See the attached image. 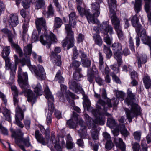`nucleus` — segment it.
<instances>
[{
    "mask_svg": "<svg viewBox=\"0 0 151 151\" xmlns=\"http://www.w3.org/2000/svg\"><path fill=\"white\" fill-rule=\"evenodd\" d=\"M119 102V100L116 98L112 99L111 100L107 98L106 103L102 99H99L96 104V109H92V114L96 117L94 120V122L101 125L104 124L105 121L104 117L103 115L100 113L101 109V106L102 107L104 111L103 114L107 116H109L110 114L106 112L108 108L111 107L112 106H116Z\"/></svg>",
    "mask_w": 151,
    "mask_h": 151,
    "instance_id": "f257e3e1",
    "label": "nucleus"
},
{
    "mask_svg": "<svg viewBox=\"0 0 151 151\" xmlns=\"http://www.w3.org/2000/svg\"><path fill=\"white\" fill-rule=\"evenodd\" d=\"M127 96L125 99V102L128 105H131V108L130 109L126 108L124 110L127 119L130 123L132 122V119L140 114V107L137 104L133 102L135 94L132 93L130 88L127 89Z\"/></svg>",
    "mask_w": 151,
    "mask_h": 151,
    "instance_id": "f03ea898",
    "label": "nucleus"
},
{
    "mask_svg": "<svg viewBox=\"0 0 151 151\" xmlns=\"http://www.w3.org/2000/svg\"><path fill=\"white\" fill-rule=\"evenodd\" d=\"M69 24L65 25V29L67 33V36L66 39L63 40L62 43L63 47L67 46L68 49L72 47L74 45V39L73 33L71 30V26L73 27L76 24V19L77 16L76 13L72 12L69 14Z\"/></svg>",
    "mask_w": 151,
    "mask_h": 151,
    "instance_id": "7ed1b4c3",
    "label": "nucleus"
},
{
    "mask_svg": "<svg viewBox=\"0 0 151 151\" xmlns=\"http://www.w3.org/2000/svg\"><path fill=\"white\" fill-rule=\"evenodd\" d=\"M75 121H76L77 124L80 126V130H78L80 137L82 139L85 138L87 136V133L85 122L82 119L78 118V115L76 113L73 112L72 117L71 119L67 122V124L70 128H76L77 125Z\"/></svg>",
    "mask_w": 151,
    "mask_h": 151,
    "instance_id": "20e7f679",
    "label": "nucleus"
},
{
    "mask_svg": "<svg viewBox=\"0 0 151 151\" xmlns=\"http://www.w3.org/2000/svg\"><path fill=\"white\" fill-rule=\"evenodd\" d=\"M85 120L86 121L87 126L89 129H92L91 131V136L94 141V144L93 145L92 142L89 141V145L92 147L94 151H98L99 145H100L99 141V132L96 130V126L93 121H92L91 118L87 114L84 115Z\"/></svg>",
    "mask_w": 151,
    "mask_h": 151,
    "instance_id": "39448f33",
    "label": "nucleus"
},
{
    "mask_svg": "<svg viewBox=\"0 0 151 151\" xmlns=\"http://www.w3.org/2000/svg\"><path fill=\"white\" fill-rule=\"evenodd\" d=\"M18 81L23 92L27 96L29 101L32 102V104L36 101L35 95L30 89H27L30 87L28 83V76H18Z\"/></svg>",
    "mask_w": 151,
    "mask_h": 151,
    "instance_id": "423d86ee",
    "label": "nucleus"
},
{
    "mask_svg": "<svg viewBox=\"0 0 151 151\" xmlns=\"http://www.w3.org/2000/svg\"><path fill=\"white\" fill-rule=\"evenodd\" d=\"M40 40L43 45H47V47L50 48L52 42H57V40L54 35L50 32H45L44 35H41Z\"/></svg>",
    "mask_w": 151,
    "mask_h": 151,
    "instance_id": "0eeeda50",
    "label": "nucleus"
},
{
    "mask_svg": "<svg viewBox=\"0 0 151 151\" xmlns=\"http://www.w3.org/2000/svg\"><path fill=\"white\" fill-rule=\"evenodd\" d=\"M60 86L61 91L58 92L57 93V95L60 101L64 102L65 101L64 94L66 98L70 96L73 99H76L77 96L75 94L71 92L69 90H67V87L66 86L61 84Z\"/></svg>",
    "mask_w": 151,
    "mask_h": 151,
    "instance_id": "6e6552de",
    "label": "nucleus"
},
{
    "mask_svg": "<svg viewBox=\"0 0 151 151\" xmlns=\"http://www.w3.org/2000/svg\"><path fill=\"white\" fill-rule=\"evenodd\" d=\"M77 9L81 16H83L84 15H86L89 23L95 24L97 25V27H98L100 24L99 21L97 19H95L94 17L90 13L89 10H86L81 7L79 5L78 6Z\"/></svg>",
    "mask_w": 151,
    "mask_h": 151,
    "instance_id": "1a4fd4ad",
    "label": "nucleus"
},
{
    "mask_svg": "<svg viewBox=\"0 0 151 151\" xmlns=\"http://www.w3.org/2000/svg\"><path fill=\"white\" fill-rule=\"evenodd\" d=\"M112 24L117 33L119 38H122L123 33L121 27L120 25V21L117 17L115 14H113L111 17Z\"/></svg>",
    "mask_w": 151,
    "mask_h": 151,
    "instance_id": "9d476101",
    "label": "nucleus"
},
{
    "mask_svg": "<svg viewBox=\"0 0 151 151\" xmlns=\"http://www.w3.org/2000/svg\"><path fill=\"white\" fill-rule=\"evenodd\" d=\"M45 97L47 100L48 112H52L54 109L53 102L54 98L48 86H47L44 90Z\"/></svg>",
    "mask_w": 151,
    "mask_h": 151,
    "instance_id": "9b49d317",
    "label": "nucleus"
},
{
    "mask_svg": "<svg viewBox=\"0 0 151 151\" xmlns=\"http://www.w3.org/2000/svg\"><path fill=\"white\" fill-rule=\"evenodd\" d=\"M112 50L114 51V57L116 59L119 66L122 63L121 59V51L122 50V47L121 45L119 43H114L112 46Z\"/></svg>",
    "mask_w": 151,
    "mask_h": 151,
    "instance_id": "f8f14e48",
    "label": "nucleus"
},
{
    "mask_svg": "<svg viewBox=\"0 0 151 151\" xmlns=\"http://www.w3.org/2000/svg\"><path fill=\"white\" fill-rule=\"evenodd\" d=\"M25 110V109H24L22 110L19 106H18V108H16L15 110L16 113L15 116V124L21 128L24 127V125L22 123L21 121L24 118L23 112Z\"/></svg>",
    "mask_w": 151,
    "mask_h": 151,
    "instance_id": "ddd939ff",
    "label": "nucleus"
},
{
    "mask_svg": "<svg viewBox=\"0 0 151 151\" xmlns=\"http://www.w3.org/2000/svg\"><path fill=\"white\" fill-rule=\"evenodd\" d=\"M19 135L18 136V137H15V142L16 144L19 147V145H22L20 144L21 142H22L25 146L27 147L31 146L29 137L28 136L26 138H23V134L22 133L21 130L19 131Z\"/></svg>",
    "mask_w": 151,
    "mask_h": 151,
    "instance_id": "4468645a",
    "label": "nucleus"
},
{
    "mask_svg": "<svg viewBox=\"0 0 151 151\" xmlns=\"http://www.w3.org/2000/svg\"><path fill=\"white\" fill-rule=\"evenodd\" d=\"M104 29L105 32L107 35L108 33H109L110 35L113 33V30L112 27L109 24L108 22H104L102 24H100L98 27L96 28L95 26L93 28V30L96 32H98L99 29Z\"/></svg>",
    "mask_w": 151,
    "mask_h": 151,
    "instance_id": "2eb2a0df",
    "label": "nucleus"
},
{
    "mask_svg": "<svg viewBox=\"0 0 151 151\" xmlns=\"http://www.w3.org/2000/svg\"><path fill=\"white\" fill-rule=\"evenodd\" d=\"M69 88L77 93H83L84 91L81 86L73 80H70L69 83Z\"/></svg>",
    "mask_w": 151,
    "mask_h": 151,
    "instance_id": "dca6fc26",
    "label": "nucleus"
},
{
    "mask_svg": "<svg viewBox=\"0 0 151 151\" xmlns=\"http://www.w3.org/2000/svg\"><path fill=\"white\" fill-rule=\"evenodd\" d=\"M35 23L39 34L40 33L41 29H43L45 30L47 29L45 20L43 18H37L35 20Z\"/></svg>",
    "mask_w": 151,
    "mask_h": 151,
    "instance_id": "f3484780",
    "label": "nucleus"
},
{
    "mask_svg": "<svg viewBox=\"0 0 151 151\" xmlns=\"http://www.w3.org/2000/svg\"><path fill=\"white\" fill-rule=\"evenodd\" d=\"M132 25L135 28L137 35H139V31L141 29V25L139 22V19L136 15L132 17L131 20Z\"/></svg>",
    "mask_w": 151,
    "mask_h": 151,
    "instance_id": "a211bd4d",
    "label": "nucleus"
},
{
    "mask_svg": "<svg viewBox=\"0 0 151 151\" xmlns=\"http://www.w3.org/2000/svg\"><path fill=\"white\" fill-rule=\"evenodd\" d=\"M51 141L52 145H48V147L50 149L54 146L55 150L54 151H60L61 150V147L59 145V142L58 139H55V135L52 134L51 136Z\"/></svg>",
    "mask_w": 151,
    "mask_h": 151,
    "instance_id": "6ab92c4d",
    "label": "nucleus"
},
{
    "mask_svg": "<svg viewBox=\"0 0 151 151\" xmlns=\"http://www.w3.org/2000/svg\"><path fill=\"white\" fill-rule=\"evenodd\" d=\"M9 24L12 27H14L19 24L18 17L17 14H11L8 20Z\"/></svg>",
    "mask_w": 151,
    "mask_h": 151,
    "instance_id": "aec40b11",
    "label": "nucleus"
},
{
    "mask_svg": "<svg viewBox=\"0 0 151 151\" xmlns=\"http://www.w3.org/2000/svg\"><path fill=\"white\" fill-rule=\"evenodd\" d=\"M51 57V61L54 65L60 66L61 65V57L60 55L52 52Z\"/></svg>",
    "mask_w": 151,
    "mask_h": 151,
    "instance_id": "412c9836",
    "label": "nucleus"
},
{
    "mask_svg": "<svg viewBox=\"0 0 151 151\" xmlns=\"http://www.w3.org/2000/svg\"><path fill=\"white\" fill-rule=\"evenodd\" d=\"M137 58L139 68L141 67L142 64L145 63L147 61V57L146 54H141L137 56Z\"/></svg>",
    "mask_w": 151,
    "mask_h": 151,
    "instance_id": "4be33fe9",
    "label": "nucleus"
},
{
    "mask_svg": "<svg viewBox=\"0 0 151 151\" xmlns=\"http://www.w3.org/2000/svg\"><path fill=\"white\" fill-rule=\"evenodd\" d=\"M11 89L12 91V93L14 95V103L16 109L19 106L18 104L19 100L18 98V91L16 86H13L11 87Z\"/></svg>",
    "mask_w": 151,
    "mask_h": 151,
    "instance_id": "5701e85b",
    "label": "nucleus"
},
{
    "mask_svg": "<svg viewBox=\"0 0 151 151\" xmlns=\"http://www.w3.org/2000/svg\"><path fill=\"white\" fill-rule=\"evenodd\" d=\"M96 2L92 4V8L93 14L95 17H98L100 13L99 3Z\"/></svg>",
    "mask_w": 151,
    "mask_h": 151,
    "instance_id": "b1692460",
    "label": "nucleus"
},
{
    "mask_svg": "<svg viewBox=\"0 0 151 151\" xmlns=\"http://www.w3.org/2000/svg\"><path fill=\"white\" fill-rule=\"evenodd\" d=\"M114 142L117 147L120 148L122 151H125V146L122 138H115Z\"/></svg>",
    "mask_w": 151,
    "mask_h": 151,
    "instance_id": "393cba45",
    "label": "nucleus"
},
{
    "mask_svg": "<svg viewBox=\"0 0 151 151\" xmlns=\"http://www.w3.org/2000/svg\"><path fill=\"white\" fill-rule=\"evenodd\" d=\"M35 134V137L39 142L41 143L43 145H45L47 144L45 140V139L43 137L42 135L40 133L39 130H36Z\"/></svg>",
    "mask_w": 151,
    "mask_h": 151,
    "instance_id": "a878e982",
    "label": "nucleus"
},
{
    "mask_svg": "<svg viewBox=\"0 0 151 151\" xmlns=\"http://www.w3.org/2000/svg\"><path fill=\"white\" fill-rule=\"evenodd\" d=\"M118 129L121 134L124 137H127L129 135V132L127 130L124 124H119L118 126Z\"/></svg>",
    "mask_w": 151,
    "mask_h": 151,
    "instance_id": "bb28decb",
    "label": "nucleus"
},
{
    "mask_svg": "<svg viewBox=\"0 0 151 151\" xmlns=\"http://www.w3.org/2000/svg\"><path fill=\"white\" fill-rule=\"evenodd\" d=\"M31 86L34 89V91L38 95H42V87L39 83H38L36 85L32 84Z\"/></svg>",
    "mask_w": 151,
    "mask_h": 151,
    "instance_id": "cd10ccee",
    "label": "nucleus"
},
{
    "mask_svg": "<svg viewBox=\"0 0 151 151\" xmlns=\"http://www.w3.org/2000/svg\"><path fill=\"white\" fill-rule=\"evenodd\" d=\"M21 0H16V4L19 5L21 2ZM22 5L24 7L25 9H27L30 6V3L34 0H22Z\"/></svg>",
    "mask_w": 151,
    "mask_h": 151,
    "instance_id": "c85d7f7f",
    "label": "nucleus"
},
{
    "mask_svg": "<svg viewBox=\"0 0 151 151\" xmlns=\"http://www.w3.org/2000/svg\"><path fill=\"white\" fill-rule=\"evenodd\" d=\"M74 144L72 141V139L70 135L67 136L66 147L67 149H71L73 147Z\"/></svg>",
    "mask_w": 151,
    "mask_h": 151,
    "instance_id": "c756f323",
    "label": "nucleus"
},
{
    "mask_svg": "<svg viewBox=\"0 0 151 151\" xmlns=\"http://www.w3.org/2000/svg\"><path fill=\"white\" fill-rule=\"evenodd\" d=\"M93 38L95 41V44L99 46H101L102 44L103 41L100 36L96 34H94Z\"/></svg>",
    "mask_w": 151,
    "mask_h": 151,
    "instance_id": "7c9ffc66",
    "label": "nucleus"
},
{
    "mask_svg": "<svg viewBox=\"0 0 151 151\" xmlns=\"http://www.w3.org/2000/svg\"><path fill=\"white\" fill-rule=\"evenodd\" d=\"M2 113L4 116L5 117L6 120L9 122L11 121V112L8 109L4 107L3 108V110Z\"/></svg>",
    "mask_w": 151,
    "mask_h": 151,
    "instance_id": "2f4dec72",
    "label": "nucleus"
},
{
    "mask_svg": "<svg viewBox=\"0 0 151 151\" xmlns=\"http://www.w3.org/2000/svg\"><path fill=\"white\" fill-rule=\"evenodd\" d=\"M145 2V9L147 13L151 12V0H144Z\"/></svg>",
    "mask_w": 151,
    "mask_h": 151,
    "instance_id": "473e14b6",
    "label": "nucleus"
},
{
    "mask_svg": "<svg viewBox=\"0 0 151 151\" xmlns=\"http://www.w3.org/2000/svg\"><path fill=\"white\" fill-rule=\"evenodd\" d=\"M142 0H135L134 6L135 10L136 13H138L141 9Z\"/></svg>",
    "mask_w": 151,
    "mask_h": 151,
    "instance_id": "72a5a7b5",
    "label": "nucleus"
},
{
    "mask_svg": "<svg viewBox=\"0 0 151 151\" xmlns=\"http://www.w3.org/2000/svg\"><path fill=\"white\" fill-rule=\"evenodd\" d=\"M143 82L145 88L148 89L151 85V80L149 76H145L143 78Z\"/></svg>",
    "mask_w": 151,
    "mask_h": 151,
    "instance_id": "f704fd0d",
    "label": "nucleus"
},
{
    "mask_svg": "<svg viewBox=\"0 0 151 151\" xmlns=\"http://www.w3.org/2000/svg\"><path fill=\"white\" fill-rule=\"evenodd\" d=\"M35 4V9H38L44 6L45 3L43 0H36Z\"/></svg>",
    "mask_w": 151,
    "mask_h": 151,
    "instance_id": "c9c22d12",
    "label": "nucleus"
},
{
    "mask_svg": "<svg viewBox=\"0 0 151 151\" xmlns=\"http://www.w3.org/2000/svg\"><path fill=\"white\" fill-rule=\"evenodd\" d=\"M108 4L109 6L110 11L113 12L114 11V9L116 6V0H108Z\"/></svg>",
    "mask_w": 151,
    "mask_h": 151,
    "instance_id": "e433bc0d",
    "label": "nucleus"
},
{
    "mask_svg": "<svg viewBox=\"0 0 151 151\" xmlns=\"http://www.w3.org/2000/svg\"><path fill=\"white\" fill-rule=\"evenodd\" d=\"M54 27L55 28L60 27L63 24L62 19L59 17H55V19Z\"/></svg>",
    "mask_w": 151,
    "mask_h": 151,
    "instance_id": "4c0bfd02",
    "label": "nucleus"
},
{
    "mask_svg": "<svg viewBox=\"0 0 151 151\" xmlns=\"http://www.w3.org/2000/svg\"><path fill=\"white\" fill-rule=\"evenodd\" d=\"M103 51L106 54L107 58H109L112 55V52L109 47H107L105 45H104Z\"/></svg>",
    "mask_w": 151,
    "mask_h": 151,
    "instance_id": "58836bf2",
    "label": "nucleus"
},
{
    "mask_svg": "<svg viewBox=\"0 0 151 151\" xmlns=\"http://www.w3.org/2000/svg\"><path fill=\"white\" fill-rule=\"evenodd\" d=\"M107 124V126L110 128H114L116 126L115 120L112 118L108 119Z\"/></svg>",
    "mask_w": 151,
    "mask_h": 151,
    "instance_id": "ea45409f",
    "label": "nucleus"
},
{
    "mask_svg": "<svg viewBox=\"0 0 151 151\" xmlns=\"http://www.w3.org/2000/svg\"><path fill=\"white\" fill-rule=\"evenodd\" d=\"M32 45L30 44L25 46L24 49V53L26 55H30L32 53Z\"/></svg>",
    "mask_w": 151,
    "mask_h": 151,
    "instance_id": "a19ab883",
    "label": "nucleus"
},
{
    "mask_svg": "<svg viewBox=\"0 0 151 151\" xmlns=\"http://www.w3.org/2000/svg\"><path fill=\"white\" fill-rule=\"evenodd\" d=\"M2 31L4 33L7 35L8 37L9 41L10 42H12V39L13 37V35L11 33L10 31L8 30L7 29L5 28L2 30Z\"/></svg>",
    "mask_w": 151,
    "mask_h": 151,
    "instance_id": "79ce46f5",
    "label": "nucleus"
},
{
    "mask_svg": "<svg viewBox=\"0 0 151 151\" xmlns=\"http://www.w3.org/2000/svg\"><path fill=\"white\" fill-rule=\"evenodd\" d=\"M10 46L4 47L2 53V56L3 58L8 57L10 53Z\"/></svg>",
    "mask_w": 151,
    "mask_h": 151,
    "instance_id": "37998d69",
    "label": "nucleus"
},
{
    "mask_svg": "<svg viewBox=\"0 0 151 151\" xmlns=\"http://www.w3.org/2000/svg\"><path fill=\"white\" fill-rule=\"evenodd\" d=\"M43 14L45 16H47V17H48L50 15H53L54 11L53 9L52 6V4H50L48 6V12L46 13L44 12Z\"/></svg>",
    "mask_w": 151,
    "mask_h": 151,
    "instance_id": "c03bdc74",
    "label": "nucleus"
},
{
    "mask_svg": "<svg viewBox=\"0 0 151 151\" xmlns=\"http://www.w3.org/2000/svg\"><path fill=\"white\" fill-rule=\"evenodd\" d=\"M99 68L101 70L104 68L103 65V57L101 52H99Z\"/></svg>",
    "mask_w": 151,
    "mask_h": 151,
    "instance_id": "a18cd8bd",
    "label": "nucleus"
},
{
    "mask_svg": "<svg viewBox=\"0 0 151 151\" xmlns=\"http://www.w3.org/2000/svg\"><path fill=\"white\" fill-rule=\"evenodd\" d=\"M142 132L140 131H136L133 134L134 139L138 141H140Z\"/></svg>",
    "mask_w": 151,
    "mask_h": 151,
    "instance_id": "49530a36",
    "label": "nucleus"
},
{
    "mask_svg": "<svg viewBox=\"0 0 151 151\" xmlns=\"http://www.w3.org/2000/svg\"><path fill=\"white\" fill-rule=\"evenodd\" d=\"M19 62L22 64L23 66L26 64H29L30 63L29 59L27 56L25 58H23L22 59H19Z\"/></svg>",
    "mask_w": 151,
    "mask_h": 151,
    "instance_id": "de8ad7c7",
    "label": "nucleus"
},
{
    "mask_svg": "<svg viewBox=\"0 0 151 151\" xmlns=\"http://www.w3.org/2000/svg\"><path fill=\"white\" fill-rule=\"evenodd\" d=\"M29 22V20H26V19L24 20V22L22 26V28L23 29V34H25L27 31L28 27V24Z\"/></svg>",
    "mask_w": 151,
    "mask_h": 151,
    "instance_id": "09e8293b",
    "label": "nucleus"
},
{
    "mask_svg": "<svg viewBox=\"0 0 151 151\" xmlns=\"http://www.w3.org/2000/svg\"><path fill=\"white\" fill-rule=\"evenodd\" d=\"M52 114L51 112H48L46 120V124L48 125H50L51 124Z\"/></svg>",
    "mask_w": 151,
    "mask_h": 151,
    "instance_id": "8fccbe9b",
    "label": "nucleus"
},
{
    "mask_svg": "<svg viewBox=\"0 0 151 151\" xmlns=\"http://www.w3.org/2000/svg\"><path fill=\"white\" fill-rule=\"evenodd\" d=\"M81 61L82 65L84 67H88L91 65V61L88 58L84 59V60Z\"/></svg>",
    "mask_w": 151,
    "mask_h": 151,
    "instance_id": "3c124183",
    "label": "nucleus"
},
{
    "mask_svg": "<svg viewBox=\"0 0 151 151\" xmlns=\"http://www.w3.org/2000/svg\"><path fill=\"white\" fill-rule=\"evenodd\" d=\"M120 66V65L119 66L118 65V67H117V65L115 64L111 65L110 66V68L113 70L114 73H118L119 71V67Z\"/></svg>",
    "mask_w": 151,
    "mask_h": 151,
    "instance_id": "603ef678",
    "label": "nucleus"
},
{
    "mask_svg": "<svg viewBox=\"0 0 151 151\" xmlns=\"http://www.w3.org/2000/svg\"><path fill=\"white\" fill-rule=\"evenodd\" d=\"M3 58L5 61L6 69H9L10 68L11 65V64L10 63L9 58L8 57L4 58Z\"/></svg>",
    "mask_w": 151,
    "mask_h": 151,
    "instance_id": "864d4df0",
    "label": "nucleus"
},
{
    "mask_svg": "<svg viewBox=\"0 0 151 151\" xmlns=\"http://www.w3.org/2000/svg\"><path fill=\"white\" fill-rule=\"evenodd\" d=\"M116 96L117 98L124 99L125 93L122 91H117L116 93Z\"/></svg>",
    "mask_w": 151,
    "mask_h": 151,
    "instance_id": "5fc2aeb1",
    "label": "nucleus"
},
{
    "mask_svg": "<svg viewBox=\"0 0 151 151\" xmlns=\"http://www.w3.org/2000/svg\"><path fill=\"white\" fill-rule=\"evenodd\" d=\"M113 146V144L111 141H107L106 143L105 147L108 150L111 149Z\"/></svg>",
    "mask_w": 151,
    "mask_h": 151,
    "instance_id": "6e6d98bb",
    "label": "nucleus"
},
{
    "mask_svg": "<svg viewBox=\"0 0 151 151\" xmlns=\"http://www.w3.org/2000/svg\"><path fill=\"white\" fill-rule=\"evenodd\" d=\"M103 40L104 41L106 42L107 44L110 45L111 44L112 38H110L108 35L106 37H104Z\"/></svg>",
    "mask_w": 151,
    "mask_h": 151,
    "instance_id": "4d7b16f0",
    "label": "nucleus"
},
{
    "mask_svg": "<svg viewBox=\"0 0 151 151\" xmlns=\"http://www.w3.org/2000/svg\"><path fill=\"white\" fill-rule=\"evenodd\" d=\"M81 63L80 62L74 60L73 62L70 65V67L77 68L80 65Z\"/></svg>",
    "mask_w": 151,
    "mask_h": 151,
    "instance_id": "13d9d810",
    "label": "nucleus"
},
{
    "mask_svg": "<svg viewBox=\"0 0 151 151\" xmlns=\"http://www.w3.org/2000/svg\"><path fill=\"white\" fill-rule=\"evenodd\" d=\"M0 130L1 132L4 135H7L8 134L7 129L3 127L0 124Z\"/></svg>",
    "mask_w": 151,
    "mask_h": 151,
    "instance_id": "bf43d9fd",
    "label": "nucleus"
},
{
    "mask_svg": "<svg viewBox=\"0 0 151 151\" xmlns=\"http://www.w3.org/2000/svg\"><path fill=\"white\" fill-rule=\"evenodd\" d=\"M132 145L133 151H139L140 145L139 143L135 142L134 144L132 143Z\"/></svg>",
    "mask_w": 151,
    "mask_h": 151,
    "instance_id": "052dcab7",
    "label": "nucleus"
},
{
    "mask_svg": "<svg viewBox=\"0 0 151 151\" xmlns=\"http://www.w3.org/2000/svg\"><path fill=\"white\" fill-rule=\"evenodd\" d=\"M14 47L16 48L17 50V52L19 55L20 57H22L23 55V52L21 49L16 44L13 45Z\"/></svg>",
    "mask_w": 151,
    "mask_h": 151,
    "instance_id": "680f3d73",
    "label": "nucleus"
},
{
    "mask_svg": "<svg viewBox=\"0 0 151 151\" xmlns=\"http://www.w3.org/2000/svg\"><path fill=\"white\" fill-rule=\"evenodd\" d=\"M0 98L1 99L4 104L6 105L7 101V99H6V96L4 93L1 91H0Z\"/></svg>",
    "mask_w": 151,
    "mask_h": 151,
    "instance_id": "e2e57ef3",
    "label": "nucleus"
},
{
    "mask_svg": "<svg viewBox=\"0 0 151 151\" xmlns=\"http://www.w3.org/2000/svg\"><path fill=\"white\" fill-rule=\"evenodd\" d=\"M55 80L59 83H63L64 81V78L62 76H55Z\"/></svg>",
    "mask_w": 151,
    "mask_h": 151,
    "instance_id": "0e129e2a",
    "label": "nucleus"
},
{
    "mask_svg": "<svg viewBox=\"0 0 151 151\" xmlns=\"http://www.w3.org/2000/svg\"><path fill=\"white\" fill-rule=\"evenodd\" d=\"M84 38V35L81 33L79 34L77 38V42L79 43L82 42Z\"/></svg>",
    "mask_w": 151,
    "mask_h": 151,
    "instance_id": "69168bd1",
    "label": "nucleus"
},
{
    "mask_svg": "<svg viewBox=\"0 0 151 151\" xmlns=\"http://www.w3.org/2000/svg\"><path fill=\"white\" fill-rule=\"evenodd\" d=\"M98 71L95 66H93L92 69L91 71L90 75L91 76H94L98 74Z\"/></svg>",
    "mask_w": 151,
    "mask_h": 151,
    "instance_id": "338daca9",
    "label": "nucleus"
},
{
    "mask_svg": "<svg viewBox=\"0 0 151 151\" xmlns=\"http://www.w3.org/2000/svg\"><path fill=\"white\" fill-rule=\"evenodd\" d=\"M24 124L26 129H29L30 124V120L29 119H25L24 121Z\"/></svg>",
    "mask_w": 151,
    "mask_h": 151,
    "instance_id": "774afa93",
    "label": "nucleus"
}]
</instances>
